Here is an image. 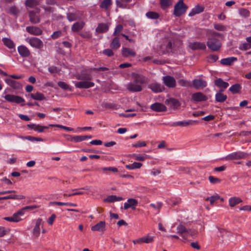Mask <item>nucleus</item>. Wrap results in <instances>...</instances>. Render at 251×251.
Wrapping results in <instances>:
<instances>
[{"instance_id":"1","label":"nucleus","mask_w":251,"mask_h":251,"mask_svg":"<svg viewBox=\"0 0 251 251\" xmlns=\"http://www.w3.org/2000/svg\"><path fill=\"white\" fill-rule=\"evenodd\" d=\"M133 81L126 85V89L131 92H138L142 90V85L146 82V77L137 73H132Z\"/></svg>"},{"instance_id":"2","label":"nucleus","mask_w":251,"mask_h":251,"mask_svg":"<svg viewBox=\"0 0 251 251\" xmlns=\"http://www.w3.org/2000/svg\"><path fill=\"white\" fill-rule=\"evenodd\" d=\"M206 45L213 51H218L222 47L220 41L215 37H209L207 39Z\"/></svg>"},{"instance_id":"3","label":"nucleus","mask_w":251,"mask_h":251,"mask_svg":"<svg viewBox=\"0 0 251 251\" xmlns=\"http://www.w3.org/2000/svg\"><path fill=\"white\" fill-rule=\"evenodd\" d=\"M188 7L184 4L183 0H179L174 6V15L179 17L184 14Z\"/></svg>"},{"instance_id":"4","label":"nucleus","mask_w":251,"mask_h":251,"mask_svg":"<svg viewBox=\"0 0 251 251\" xmlns=\"http://www.w3.org/2000/svg\"><path fill=\"white\" fill-rule=\"evenodd\" d=\"M25 41L28 42L31 47L37 49H41L44 46L43 42L37 37L27 38L25 39Z\"/></svg>"},{"instance_id":"5","label":"nucleus","mask_w":251,"mask_h":251,"mask_svg":"<svg viewBox=\"0 0 251 251\" xmlns=\"http://www.w3.org/2000/svg\"><path fill=\"white\" fill-rule=\"evenodd\" d=\"M248 156V155L242 152H235L231 153L225 157V159L226 160H234L244 158Z\"/></svg>"},{"instance_id":"6","label":"nucleus","mask_w":251,"mask_h":251,"mask_svg":"<svg viewBox=\"0 0 251 251\" xmlns=\"http://www.w3.org/2000/svg\"><path fill=\"white\" fill-rule=\"evenodd\" d=\"M165 104H167L170 108L173 110L178 109L180 106V103L176 99L170 98L165 100Z\"/></svg>"},{"instance_id":"7","label":"nucleus","mask_w":251,"mask_h":251,"mask_svg":"<svg viewBox=\"0 0 251 251\" xmlns=\"http://www.w3.org/2000/svg\"><path fill=\"white\" fill-rule=\"evenodd\" d=\"M4 99L9 102H15L16 103H20L25 101V100L21 97L13 95H6L4 96Z\"/></svg>"},{"instance_id":"8","label":"nucleus","mask_w":251,"mask_h":251,"mask_svg":"<svg viewBox=\"0 0 251 251\" xmlns=\"http://www.w3.org/2000/svg\"><path fill=\"white\" fill-rule=\"evenodd\" d=\"M163 81L165 85L169 88H174L176 86L175 79L171 75H166L163 77Z\"/></svg>"},{"instance_id":"9","label":"nucleus","mask_w":251,"mask_h":251,"mask_svg":"<svg viewBox=\"0 0 251 251\" xmlns=\"http://www.w3.org/2000/svg\"><path fill=\"white\" fill-rule=\"evenodd\" d=\"M207 85L206 81L202 79H195L192 81V87L196 89H202Z\"/></svg>"},{"instance_id":"10","label":"nucleus","mask_w":251,"mask_h":251,"mask_svg":"<svg viewBox=\"0 0 251 251\" xmlns=\"http://www.w3.org/2000/svg\"><path fill=\"white\" fill-rule=\"evenodd\" d=\"M192 100L195 102H201L206 101L207 97L201 92H196L192 94Z\"/></svg>"},{"instance_id":"11","label":"nucleus","mask_w":251,"mask_h":251,"mask_svg":"<svg viewBox=\"0 0 251 251\" xmlns=\"http://www.w3.org/2000/svg\"><path fill=\"white\" fill-rule=\"evenodd\" d=\"M153 237L149 235L142 237L141 238H138L135 240H133V243L135 245L136 244H142L143 243H145L146 244L151 243L153 242Z\"/></svg>"},{"instance_id":"12","label":"nucleus","mask_w":251,"mask_h":251,"mask_svg":"<svg viewBox=\"0 0 251 251\" xmlns=\"http://www.w3.org/2000/svg\"><path fill=\"white\" fill-rule=\"evenodd\" d=\"M177 232L178 233L183 239L186 240L187 237L186 235L187 232L188 231V229L183 224V223L181 222L178 226H177Z\"/></svg>"},{"instance_id":"13","label":"nucleus","mask_w":251,"mask_h":251,"mask_svg":"<svg viewBox=\"0 0 251 251\" xmlns=\"http://www.w3.org/2000/svg\"><path fill=\"white\" fill-rule=\"evenodd\" d=\"M106 223L105 221H100L91 227L93 231L104 232L105 230Z\"/></svg>"},{"instance_id":"14","label":"nucleus","mask_w":251,"mask_h":251,"mask_svg":"<svg viewBox=\"0 0 251 251\" xmlns=\"http://www.w3.org/2000/svg\"><path fill=\"white\" fill-rule=\"evenodd\" d=\"M29 21L31 23L33 24H37L40 22V18L37 15L39 13V10L37 9V11H29Z\"/></svg>"},{"instance_id":"15","label":"nucleus","mask_w":251,"mask_h":251,"mask_svg":"<svg viewBox=\"0 0 251 251\" xmlns=\"http://www.w3.org/2000/svg\"><path fill=\"white\" fill-rule=\"evenodd\" d=\"M151 109L155 112H164L167 110L166 106L159 102H155L151 105Z\"/></svg>"},{"instance_id":"16","label":"nucleus","mask_w":251,"mask_h":251,"mask_svg":"<svg viewBox=\"0 0 251 251\" xmlns=\"http://www.w3.org/2000/svg\"><path fill=\"white\" fill-rule=\"evenodd\" d=\"M26 30L30 34L34 35H40L42 34L43 31L39 27L29 26L26 27Z\"/></svg>"},{"instance_id":"17","label":"nucleus","mask_w":251,"mask_h":251,"mask_svg":"<svg viewBox=\"0 0 251 251\" xmlns=\"http://www.w3.org/2000/svg\"><path fill=\"white\" fill-rule=\"evenodd\" d=\"M6 83L13 89L20 90L22 88V85L19 82L11 79H6Z\"/></svg>"},{"instance_id":"18","label":"nucleus","mask_w":251,"mask_h":251,"mask_svg":"<svg viewBox=\"0 0 251 251\" xmlns=\"http://www.w3.org/2000/svg\"><path fill=\"white\" fill-rule=\"evenodd\" d=\"M95 84L93 82L82 81L77 82L75 83V86L78 88H84L87 89L90 87H92L94 86Z\"/></svg>"},{"instance_id":"19","label":"nucleus","mask_w":251,"mask_h":251,"mask_svg":"<svg viewBox=\"0 0 251 251\" xmlns=\"http://www.w3.org/2000/svg\"><path fill=\"white\" fill-rule=\"evenodd\" d=\"M138 204V201L135 199H129L127 202L124 203V209H127L131 208L132 209L134 210L136 208V205Z\"/></svg>"},{"instance_id":"20","label":"nucleus","mask_w":251,"mask_h":251,"mask_svg":"<svg viewBox=\"0 0 251 251\" xmlns=\"http://www.w3.org/2000/svg\"><path fill=\"white\" fill-rule=\"evenodd\" d=\"M189 48L192 50H205L206 49V45L204 43L201 42H193L189 43Z\"/></svg>"},{"instance_id":"21","label":"nucleus","mask_w":251,"mask_h":251,"mask_svg":"<svg viewBox=\"0 0 251 251\" xmlns=\"http://www.w3.org/2000/svg\"><path fill=\"white\" fill-rule=\"evenodd\" d=\"M18 51L20 54L23 57H28L30 54V52L28 49L24 46H20L18 47Z\"/></svg>"},{"instance_id":"22","label":"nucleus","mask_w":251,"mask_h":251,"mask_svg":"<svg viewBox=\"0 0 251 251\" xmlns=\"http://www.w3.org/2000/svg\"><path fill=\"white\" fill-rule=\"evenodd\" d=\"M85 23L83 21H79L75 22L72 26L71 30L72 31L76 32L81 30L85 26Z\"/></svg>"},{"instance_id":"23","label":"nucleus","mask_w":251,"mask_h":251,"mask_svg":"<svg viewBox=\"0 0 251 251\" xmlns=\"http://www.w3.org/2000/svg\"><path fill=\"white\" fill-rule=\"evenodd\" d=\"M109 24L107 23H100L96 28V31L98 33L106 32L109 29Z\"/></svg>"},{"instance_id":"24","label":"nucleus","mask_w":251,"mask_h":251,"mask_svg":"<svg viewBox=\"0 0 251 251\" xmlns=\"http://www.w3.org/2000/svg\"><path fill=\"white\" fill-rule=\"evenodd\" d=\"M237 60V58L235 57H230L221 59L220 63L223 65L231 66Z\"/></svg>"},{"instance_id":"25","label":"nucleus","mask_w":251,"mask_h":251,"mask_svg":"<svg viewBox=\"0 0 251 251\" xmlns=\"http://www.w3.org/2000/svg\"><path fill=\"white\" fill-rule=\"evenodd\" d=\"M198 122L196 121L189 120L188 121H181L173 123V125L174 126H187L190 125H193L197 124Z\"/></svg>"},{"instance_id":"26","label":"nucleus","mask_w":251,"mask_h":251,"mask_svg":"<svg viewBox=\"0 0 251 251\" xmlns=\"http://www.w3.org/2000/svg\"><path fill=\"white\" fill-rule=\"evenodd\" d=\"M122 55L124 57H127L129 56H135L136 53L132 50L127 48H123L122 50Z\"/></svg>"},{"instance_id":"27","label":"nucleus","mask_w":251,"mask_h":251,"mask_svg":"<svg viewBox=\"0 0 251 251\" xmlns=\"http://www.w3.org/2000/svg\"><path fill=\"white\" fill-rule=\"evenodd\" d=\"M214 84L217 87L220 88L226 89V88L229 84L227 82L223 80L221 78H218L214 81Z\"/></svg>"},{"instance_id":"28","label":"nucleus","mask_w":251,"mask_h":251,"mask_svg":"<svg viewBox=\"0 0 251 251\" xmlns=\"http://www.w3.org/2000/svg\"><path fill=\"white\" fill-rule=\"evenodd\" d=\"M149 88L154 92H162L163 87L160 84L154 83L150 85Z\"/></svg>"},{"instance_id":"29","label":"nucleus","mask_w":251,"mask_h":251,"mask_svg":"<svg viewBox=\"0 0 251 251\" xmlns=\"http://www.w3.org/2000/svg\"><path fill=\"white\" fill-rule=\"evenodd\" d=\"M172 0H159V4L161 8L163 9H166L172 5Z\"/></svg>"},{"instance_id":"30","label":"nucleus","mask_w":251,"mask_h":251,"mask_svg":"<svg viewBox=\"0 0 251 251\" xmlns=\"http://www.w3.org/2000/svg\"><path fill=\"white\" fill-rule=\"evenodd\" d=\"M241 86L239 83H236L232 85L229 89V90L233 94H239L241 92Z\"/></svg>"},{"instance_id":"31","label":"nucleus","mask_w":251,"mask_h":251,"mask_svg":"<svg viewBox=\"0 0 251 251\" xmlns=\"http://www.w3.org/2000/svg\"><path fill=\"white\" fill-rule=\"evenodd\" d=\"M30 97L34 100H46V97L42 93L40 92H36V93H31L29 95Z\"/></svg>"},{"instance_id":"32","label":"nucleus","mask_w":251,"mask_h":251,"mask_svg":"<svg viewBox=\"0 0 251 251\" xmlns=\"http://www.w3.org/2000/svg\"><path fill=\"white\" fill-rule=\"evenodd\" d=\"M242 202V200L239 197H233L229 200V204L230 207H234L236 204H238Z\"/></svg>"},{"instance_id":"33","label":"nucleus","mask_w":251,"mask_h":251,"mask_svg":"<svg viewBox=\"0 0 251 251\" xmlns=\"http://www.w3.org/2000/svg\"><path fill=\"white\" fill-rule=\"evenodd\" d=\"M204 10V8L202 6H201L199 5H197L194 8H193L192 11L189 13V16H193L194 15L203 12Z\"/></svg>"},{"instance_id":"34","label":"nucleus","mask_w":251,"mask_h":251,"mask_svg":"<svg viewBox=\"0 0 251 251\" xmlns=\"http://www.w3.org/2000/svg\"><path fill=\"white\" fill-rule=\"evenodd\" d=\"M4 45L9 49H13L15 48V44L9 38H3L2 40Z\"/></svg>"},{"instance_id":"35","label":"nucleus","mask_w":251,"mask_h":251,"mask_svg":"<svg viewBox=\"0 0 251 251\" xmlns=\"http://www.w3.org/2000/svg\"><path fill=\"white\" fill-rule=\"evenodd\" d=\"M120 45L119 39L117 37H115L113 39L110 44V47L113 50H117L120 47Z\"/></svg>"},{"instance_id":"36","label":"nucleus","mask_w":251,"mask_h":251,"mask_svg":"<svg viewBox=\"0 0 251 251\" xmlns=\"http://www.w3.org/2000/svg\"><path fill=\"white\" fill-rule=\"evenodd\" d=\"M227 99V96L221 93H217L215 95V100L217 102H223Z\"/></svg>"},{"instance_id":"37","label":"nucleus","mask_w":251,"mask_h":251,"mask_svg":"<svg viewBox=\"0 0 251 251\" xmlns=\"http://www.w3.org/2000/svg\"><path fill=\"white\" fill-rule=\"evenodd\" d=\"M249 38H251V36L246 38L248 43L243 44L242 47L239 48L240 49L246 50L251 48V40L249 39Z\"/></svg>"},{"instance_id":"38","label":"nucleus","mask_w":251,"mask_h":251,"mask_svg":"<svg viewBox=\"0 0 251 251\" xmlns=\"http://www.w3.org/2000/svg\"><path fill=\"white\" fill-rule=\"evenodd\" d=\"M112 4L111 0H103L100 3V6L101 8H103L105 10L107 9L109 6Z\"/></svg>"},{"instance_id":"39","label":"nucleus","mask_w":251,"mask_h":251,"mask_svg":"<svg viewBox=\"0 0 251 251\" xmlns=\"http://www.w3.org/2000/svg\"><path fill=\"white\" fill-rule=\"evenodd\" d=\"M67 18L70 22L75 21L79 18L77 14L75 13H68L67 14Z\"/></svg>"},{"instance_id":"40","label":"nucleus","mask_w":251,"mask_h":251,"mask_svg":"<svg viewBox=\"0 0 251 251\" xmlns=\"http://www.w3.org/2000/svg\"><path fill=\"white\" fill-rule=\"evenodd\" d=\"M25 5L26 6L32 8L38 5V2L36 0H26Z\"/></svg>"},{"instance_id":"41","label":"nucleus","mask_w":251,"mask_h":251,"mask_svg":"<svg viewBox=\"0 0 251 251\" xmlns=\"http://www.w3.org/2000/svg\"><path fill=\"white\" fill-rule=\"evenodd\" d=\"M178 83L181 86L187 87H191L192 83L183 79H180L178 81Z\"/></svg>"},{"instance_id":"42","label":"nucleus","mask_w":251,"mask_h":251,"mask_svg":"<svg viewBox=\"0 0 251 251\" xmlns=\"http://www.w3.org/2000/svg\"><path fill=\"white\" fill-rule=\"evenodd\" d=\"M239 14L242 17L247 18L250 16V12L248 10L245 8H241L239 10Z\"/></svg>"},{"instance_id":"43","label":"nucleus","mask_w":251,"mask_h":251,"mask_svg":"<svg viewBox=\"0 0 251 251\" xmlns=\"http://www.w3.org/2000/svg\"><path fill=\"white\" fill-rule=\"evenodd\" d=\"M146 16L148 18L152 19H156L159 17V14L157 13L152 11L147 12Z\"/></svg>"},{"instance_id":"44","label":"nucleus","mask_w":251,"mask_h":251,"mask_svg":"<svg viewBox=\"0 0 251 251\" xmlns=\"http://www.w3.org/2000/svg\"><path fill=\"white\" fill-rule=\"evenodd\" d=\"M25 197L24 196H21V195H9L7 196L4 197V200H8V199H25Z\"/></svg>"},{"instance_id":"45","label":"nucleus","mask_w":251,"mask_h":251,"mask_svg":"<svg viewBox=\"0 0 251 251\" xmlns=\"http://www.w3.org/2000/svg\"><path fill=\"white\" fill-rule=\"evenodd\" d=\"M58 85L62 89L67 90H71V88L70 87L69 85H68L66 83L63 81H59L58 82Z\"/></svg>"},{"instance_id":"46","label":"nucleus","mask_w":251,"mask_h":251,"mask_svg":"<svg viewBox=\"0 0 251 251\" xmlns=\"http://www.w3.org/2000/svg\"><path fill=\"white\" fill-rule=\"evenodd\" d=\"M132 157H133L136 160L143 161L145 160L146 158L148 157V156L147 155L142 156L140 154H133L132 155Z\"/></svg>"},{"instance_id":"47","label":"nucleus","mask_w":251,"mask_h":251,"mask_svg":"<svg viewBox=\"0 0 251 251\" xmlns=\"http://www.w3.org/2000/svg\"><path fill=\"white\" fill-rule=\"evenodd\" d=\"M220 199V197L218 195H214V196H212L210 197H208L206 199V201H210V204L211 205L213 204L214 202Z\"/></svg>"},{"instance_id":"48","label":"nucleus","mask_w":251,"mask_h":251,"mask_svg":"<svg viewBox=\"0 0 251 251\" xmlns=\"http://www.w3.org/2000/svg\"><path fill=\"white\" fill-rule=\"evenodd\" d=\"M104 201L107 202H114L116 201V196H109L104 200Z\"/></svg>"},{"instance_id":"49","label":"nucleus","mask_w":251,"mask_h":251,"mask_svg":"<svg viewBox=\"0 0 251 251\" xmlns=\"http://www.w3.org/2000/svg\"><path fill=\"white\" fill-rule=\"evenodd\" d=\"M9 229H5V227L3 226H0V237H3L7 233L9 232Z\"/></svg>"},{"instance_id":"50","label":"nucleus","mask_w":251,"mask_h":251,"mask_svg":"<svg viewBox=\"0 0 251 251\" xmlns=\"http://www.w3.org/2000/svg\"><path fill=\"white\" fill-rule=\"evenodd\" d=\"M9 12L11 14L16 15L19 13V11L16 6H12L9 8Z\"/></svg>"},{"instance_id":"51","label":"nucleus","mask_w":251,"mask_h":251,"mask_svg":"<svg viewBox=\"0 0 251 251\" xmlns=\"http://www.w3.org/2000/svg\"><path fill=\"white\" fill-rule=\"evenodd\" d=\"M214 27L215 29L219 31H224L226 29V27L221 24H214Z\"/></svg>"},{"instance_id":"52","label":"nucleus","mask_w":251,"mask_h":251,"mask_svg":"<svg viewBox=\"0 0 251 251\" xmlns=\"http://www.w3.org/2000/svg\"><path fill=\"white\" fill-rule=\"evenodd\" d=\"M32 233H33V235L35 237H38L39 236L40 233V227L35 226L33 228Z\"/></svg>"},{"instance_id":"53","label":"nucleus","mask_w":251,"mask_h":251,"mask_svg":"<svg viewBox=\"0 0 251 251\" xmlns=\"http://www.w3.org/2000/svg\"><path fill=\"white\" fill-rule=\"evenodd\" d=\"M219 237H223L225 233L227 232V230L224 228L218 227Z\"/></svg>"},{"instance_id":"54","label":"nucleus","mask_w":251,"mask_h":251,"mask_svg":"<svg viewBox=\"0 0 251 251\" xmlns=\"http://www.w3.org/2000/svg\"><path fill=\"white\" fill-rule=\"evenodd\" d=\"M208 178H209L210 182L211 183L214 184V183H219L221 182V180L219 178H217V177H214L213 176H209Z\"/></svg>"},{"instance_id":"55","label":"nucleus","mask_w":251,"mask_h":251,"mask_svg":"<svg viewBox=\"0 0 251 251\" xmlns=\"http://www.w3.org/2000/svg\"><path fill=\"white\" fill-rule=\"evenodd\" d=\"M123 26L122 25H118L116 26L115 31L114 32V35H116L118 33H120L123 29Z\"/></svg>"},{"instance_id":"56","label":"nucleus","mask_w":251,"mask_h":251,"mask_svg":"<svg viewBox=\"0 0 251 251\" xmlns=\"http://www.w3.org/2000/svg\"><path fill=\"white\" fill-rule=\"evenodd\" d=\"M23 138L26 139L28 140H30V141H43V139L41 138L34 137L30 136H27L25 137H23Z\"/></svg>"},{"instance_id":"57","label":"nucleus","mask_w":251,"mask_h":251,"mask_svg":"<svg viewBox=\"0 0 251 251\" xmlns=\"http://www.w3.org/2000/svg\"><path fill=\"white\" fill-rule=\"evenodd\" d=\"M218 58V56L215 54L210 55L208 57L209 61L211 62H216Z\"/></svg>"},{"instance_id":"58","label":"nucleus","mask_w":251,"mask_h":251,"mask_svg":"<svg viewBox=\"0 0 251 251\" xmlns=\"http://www.w3.org/2000/svg\"><path fill=\"white\" fill-rule=\"evenodd\" d=\"M103 53L108 56H111L114 54L112 50L109 49L103 50Z\"/></svg>"},{"instance_id":"59","label":"nucleus","mask_w":251,"mask_h":251,"mask_svg":"<svg viewBox=\"0 0 251 251\" xmlns=\"http://www.w3.org/2000/svg\"><path fill=\"white\" fill-rule=\"evenodd\" d=\"M91 70L93 71H108L109 69L107 67H99V68H91Z\"/></svg>"},{"instance_id":"60","label":"nucleus","mask_w":251,"mask_h":251,"mask_svg":"<svg viewBox=\"0 0 251 251\" xmlns=\"http://www.w3.org/2000/svg\"><path fill=\"white\" fill-rule=\"evenodd\" d=\"M146 146V143L144 141L139 142L135 144L132 145V147H135V148L145 147Z\"/></svg>"},{"instance_id":"61","label":"nucleus","mask_w":251,"mask_h":251,"mask_svg":"<svg viewBox=\"0 0 251 251\" xmlns=\"http://www.w3.org/2000/svg\"><path fill=\"white\" fill-rule=\"evenodd\" d=\"M62 35V32L61 31H55L51 35V37L52 39H56L58 37H60Z\"/></svg>"},{"instance_id":"62","label":"nucleus","mask_w":251,"mask_h":251,"mask_svg":"<svg viewBox=\"0 0 251 251\" xmlns=\"http://www.w3.org/2000/svg\"><path fill=\"white\" fill-rule=\"evenodd\" d=\"M84 138L83 135H82V136H74V141L75 142H81V141H82L84 140Z\"/></svg>"},{"instance_id":"63","label":"nucleus","mask_w":251,"mask_h":251,"mask_svg":"<svg viewBox=\"0 0 251 251\" xmlns=\"http://www.w3.org/2000/svg\"><path fill=\"white\" fill-rule=\"evenodd\" d=\"M48 128V126H42L38 125V126H37L36 131L39 132H42L44 131L45 129H46Z\"/></svg>"},{"instance_id":"64","label":"nucleus","mask_w":251,"mask_h":251,"mask_svg":"<svg viewBox=\"0 0 251 251\" xmlns=\"http://www.w3.org/2000/svg\"><path fill=\"white\" fill-rule=\"evenodd\" d=\"M55 217L56 216L55 214H52L51 216L49 218L48 220V223L50 225H52L55 219Z\"/></svg>"}]
</instances>
